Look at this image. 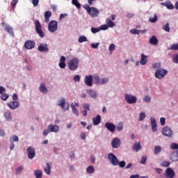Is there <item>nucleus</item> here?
<instances>
[{"mask_svg":"<svg viewBox=\"0 0 178 178\" xmlns=\"http://www.w3.org/2000/svg\"><path fill=\"white\" fill-rule=\"evenodd\" d=\"M79 59L77 58L71 59L67 63V66L70 70H76L79 68Z\"/></svg>","mask_w":178,"mask_h":178,"instance_id":"nucleus-1","label":"nucleus"},{"mask_svg":"<svg viewBox=\"0 0 178 178\" xmlns=\"http://www.w3.org/2000/svg\"><path fill=\"white\" fill-rule=\"evenodd\" d=\"M163 30L166 33H170V27L169 26V22H167L165 25L163 26Z\"/></svg>","mask_w":178,"mask_h":178,"instance_id":"nucleus-38","label":"nucleus"},{"mask_svg":"<svg viewBox=\"0 0 178 178\" xmlns=\"http://www.w3.org/2000/svg\"><path fill=\"white\" fill-rule=\"evenodd\" d=\"M4 30L7 33H8V34H10V35H11V37H15V33L13 32V28H12V26H10V25L6 24Z\"/></svg>","mask_w":178,"mask_h":178,"instance_id":"nucleus-17","label":"nucleus"},{"mask_svg":"<svg viewBox=\"0 0 178 178\" xmlns=\"http://www.w3.org/2000/svg\"><path fill=\"white\" fill-rule=\"evenodd\" d=\"M23 166H19L18 168L16 169V173H22V170H23Z\"/></svg>","mask_w":178,"mask_h":178,"instance_id":"nucleus-64","label":"nucleus"},{"mask_svg":"<svg viewBox=\"0 0 178 178\" xmlns=\"http://www.w3.org/2000/svg\"><path fill=\"white\" fill-rule=\"evenodd\" d=\"M84 83L88 87H92V76L88 75L85 77Z\"/></svg>","mask_w":178,"mask_h":178,"instance_id":"nucleus-16","label":"nucleus"},{"mask_svg":"<svg viewBox=\"0 0 178 178\" xmlns=\"http://www.w3.org/2000/svg\"><path fill=\"white\" fill-rule=\"evenodd\" d=\"M94 126H97L101 123V115H97L95 118H92Z\"/></svg>","mask_w":178,"mask_h":178,"instance_id":"nucleus-28","label":"nucleus"},{"mask_svg":"<svg viewBox=\"0 0 178 178\" xmlns=\"http://www.w3.org/2000/svg\"><path fill=\"white\" fill-rule=\"evenodd\" d=\"M145 102H151V97L149 95H145L144 99Z\"/></svg>","mask_w":178,"mask_h":178,"instance_id":"nucleus-62","label":"nucleus"},{"mask_svg":"<svg viewBox=\"0 0 178 178\" xmlns=\"http://www.w3.org/2000/svg\"><path fill=\"white\" fill-rule=\"evenodd\" d=\"M66 57L65 56H62L60 58V63L58 64L59 67L60 69H65L66 67Z\"/></svg>","mask_w":178,"mask_h":178,"instance_id":"nucleus-22","label":"nucleus"},{"mask_svg":"<svg viewBox=\"0 0 178 178\" xmlns=\"http://www.w3.org/2000/svg\"><path fill=\"white\" fill-rule=\"evenodd\" d=\"M145 119V113H140L139 115V122H143Z\"/></svg>","mask_w":178,"mask_h":178,"instance_id":"nucleus-51","label":"nucleus"},{"mask_svg":"<svg viewBox=\"0 0 178 178\" xmlns=\"http://www.w3.org/2000/svg\"><path fill=\"white\" fill-rule=\"evenodd\" d=\"M44 170L46 175H51V165H49V163H46V167H44Z\"/></svg>","mask_w":178,"mask_h":178,"instance_id":"nucleus-34","label":"nucleus"},{"mask_svg":"<svg viewBox=\"0 0 178 178\" xmlns=\"http://www.w3.org/2000/svg\"><path fill=\"white\" fill-rule=\"evenodd\" d=\"M87 41H88V39H87V37H86L84 35H81L79 38V42H80V43L87 42Z\"/></svg>","mask_w":178,"mask_h":178,"instance_id":"nucleus-40","label":"nucleus"},{"mask_svg":"<svg viewBox=\"0 0 178 178\" xmlns=\"http://www.w3.org/2000/svg\"><path fill=\"white\" fill-rule=\"evenodd\" d=\"M90 47L94 49H98V47H99V43H92Z\"/></svg>","mask_w":178,"mask_h":178,"instance_id":"nucleus-55","label":"nucleus"},{"mask_svg":"<svg viewBox=\"0 0 178 178\" xmlns=\"http://www.w3.org/2000/svg\"><path fill=\"white\" fill-rule=\"evenodd\" d=\"M71 108L72 109V113L74 115H76V116H79V111H77V108H76V106L74 105H71Z\"/></svg>","mask_w":178,"mask_h":178,"instance_id":"nucleus-45","label":"nucleus"},{"mask_svg":"<svg viewBox=\"0 0 178 178\" xmlns=\"http://www.w3.org/2000/svg\"><path fill=\"white\" fill-rule=\"evenodd\" d=\"M72 5H74V6H76V8H77L78 9H80V8H81V4H80V3H79V1L77 0H72Z\"/></svg>","mask_w":178,"mask_h":178,"instance_id":"nucleus-39","label":"nucleus"},{"mask_svg":"<svg viewBox=\"0 0 178 178\" xmlns=\"http://www.w3.org/2000/svg\"><path fill=\"white\" fill-rule=\"evenodd\" d=\"M7 106H8L10 109L15 110L17 109V108H19V104L17 101H13L7 103Z\"/></svg>","mask_w":178,"mask_h":178,"instance_id":"nucleus-13","label":"nucleus"},{"mask_svg":"<svg viewBox=\"0 0 178 178\" xmlns=\"http://www.w3.org/2000/svg\"><path fill=\"white\" fill-rule=\"evenodd\" d=\"M108 83V78H103L100 79L99 84H106Z\"/></svg>","mask_w":178,"mask_h":178,"instance_id":"nucleus-57","label":"nucleus"},{"mask_svg":"<svg viewBox=\"0 0 178 178\" xmlns=\"http://www.w3.org/2000/svg\"><path fill=\"white\" fill-rule=\"evenodd\" d=\"M34 24L37 34H38L40 38H44V31H42V26L41 25V23H40V21L36 19L34 22Z\"/></svg>","mask_w":178,"mask_h":178,"instance_id":"nucleus-2","label":"nucleus"},{"mask_svg":"<svg viewBox=\"0 0 178 178\" xmlns=\"http://www.w3.org/2000/svg\"><path fill=\"white\" fill-rule=\"evenodd\" d=\"M19 142V137L14 135L10 138V149H13L15 148V143Z\"/></svg>","mask_w":178,"mask_h":178,"instance_id":"nucleus-11","label":"nucleus"},{"mask_svg":"<svg viewBox=\"0 0 178 178\" xmlns=\"http://www.w3.org/2000/svg\"><path fill=\"white\" fill-rule=\"evenodd\" d=\"M172 62H174V63H177L178 65V54L172 57Z\"/></svg>","mask_w":178,"mask_h":178,"instance_id":"nucleus-59","label":"nucleus"},{"mask_svg":"<svg viewBox=\"0 0 178 178\" xmlns=\"http://www.w3.org/2000/svg\"><path fill=\"white\" fill-rule=\"evenodd\" d=\"M150 120H151V125H152V131H154V133H155V131H156V127H157L156 120H155V118H154V117H152L150 118Z\"/></svg>","mask_w":178,"mask_h":178,"instance_id":"nucleus-24","label":"nucleus"},{"mask_svg":"<svg viewBox=\"0 0 178 178\" xmlns=\"http://www.w3.org/2000/svg\"><path fill=\"white\" fill-rule=\"evenodd\" d=\"M161 5H163V6H166L167 9H170V10L175 9V6L172 4L170 1H166L165 2H163L161 3Z\"/></svg>","mask_w":178,"mask_h":178,"instance_id":"nucleus-25","label":"nucleus"},{"mask_svg":"<svg viewBox=\"0 0 178 178\" xmlns=\"http://www.w3.org/2000/svg\"><path fill=\"white\" fill-rule=\"evenodd\" d=\"M175 171L170 168H167L165 172V176L167 178H173L175 177Z\"/></svg>","mask_w":178,"mask_h":178,"instance_id":"nucleus-14","label":"nucleus"},{"mask_svg":"<svg viewBox=\"0 0 178 178\" xmlns=\"http://www.w3.org/2000/svg\"><path fill=\"white\" fill-rule=\"evenodd\" d=\"M108 158L111 165H113V166H118V165H119V160L113 153H109L108 154Z\"/></svg>","mask_w":178,"mask_h":178,"instance_id":"nucleus-4","label":"nucleus"},{"mask_svg":"<svg viewBox=\"0 0 178 178\" xmlns=\"http://www.w3.org/2000/svg\"><path fill=\"white\" fill-rule=\"evenodd\" d=\"M100 31L101 30H108L109 29V26L106 24H104V25H102L100 27Z\"/></svg>","mask_w":178,"mask_h":178,"instance_id":"nucleus-60","label":"nucleus"},{"mask_svg":"<svg viewBox=\"0 0 178 178\" xmlns=\"http://www.w3.org/2000/svg\"><path fill=\"white\" fill-rule=\"evenodd\" d=\"M104 126H105L106 129H107V130H108V131H111V133H114V131L116 129V125L112 122H106Z\"/></svg>","mask_w":178,"mask_h":178,"instance_id":"nucleus-12","label":"nucleus"},{"mask_svg":"<svg viewBox=\"0 0 178 178\" xmlns=\"http://www.w3.org/2000/svg\"><path fill=\"white\" fill-rule=\"evenodd\" d=\"M170 158L172 162H177L178 161V150L172 152L170 154Z\"/></svg>","mask_w":178,"mask_h":178,"instance_id":"nucleus-19","label":"nucleus"},{"mask_svg":"<svg viewBox=\"0 0 178 178\" xmlns=\"http://www.w3.org/2000/svg\"><path fill=\"white\" fill-rule=\"evenodd\" d=\"M27 154L29 159H33L35 158V149L33 147H29L27 149Z\"/></svg>","mask_w":178,"mask_h":178,"instance_id":"nucleus-8","label":"nucleus"},{"mask_svg":"<svg viewBox=\"0 0 178 178\" xmlns=\"http://www.w3.org/2000/svg\"><path fill=\"white\" fill-rule=\"evenodd\" d=\"M118 165L120 168H124V166H126V162L124 161H122L120 162L118 161Z\"/></svg>","mask_w":178,"mask_h":178,"instance_id":"nucleus-58","label":"nucleus"},{"mask_svg":"<svg viewBox=\"0 0 178 178\" xmlns=\"http://www.w3.org/2000/svg\"><path fill=\"white\" fill-rule=\"evenodd\" d=\"M89 15H90L92 17H97V16L99 15V11L96 8L92 7L89 11Z\"/></svg>","mask_w":178,"mask_h":178,"instance_id":"nucleus-18","label":"nucleus"},{"mask_svg":"<svg viewBox=\"0 0 178 178\" xmlns=\"http://www.w3.org/2000/svg\"><path fill=\"white\" fill-rule=\"evenodd\" d=\"M87 94L90 95L91 98L93 99H97L98 95L97 94V91H93L92 89L87 90H86Z\"/></svg>","mask_w":178,"mask_h":178,"instance_id":"nucleus-23","label":"nucleus"},{"mask_svg":"<svg viewBox=\"0 0 178 178\" xmlns=\"http://www.w3.org/2000/svg\"><path fill=\"white\" fill-rule=\"evenodd\" d=\"M4 118L6 119L8 121L12 120V113L10 111H6L4 113Z\"/></svg>","mask_w":178,"mask_h":178,"instance_id":"nucleus-33","label":"nucleus"},{"mask_svg":"<svg viewBox=\"0 0 178 178\" xmlns=\"http://www.w3.org/2000/svg\"><path fill=\"white\" fill-rule=\"evenodd\" d=\"M140 32H141V30H137L136 29H133L130 31V33L131 34H140Z\"/></svg>","mask_w":178,"mask_h":178,"instance_id":"nucleus-50","label":"nucleus"},{"mask_svg":"<svg viewBox=\"0 0 178 178\" xmlns=\"http://www.w3.org/2000/svg\"><path fill=\"white\" fill-rule=\"evenodd\" d=\"M100 79L99 76L98 75H95L93 77V81L95 84H99L100 83Z\"/></svg>","mask_w":178,"mask_h":178,"instance_id":"nucleus-42","label":"nucleus"},{"mask_svg":"<svg viewBox=\"0 0 178 178\" xmlns=\"http://www.w3.org/2000/svg\"><path fill=\"white\" fill-rule=\"evenodd\" d=\"M38 49L40 52H48V51H49V49H48V44H47V43L40 44L38 46Z\"/></svg>","mask_w":178,"mask_h":178,"instance_id":"nucleus-15","label":"nucleus"},{"mask_svg":"<svg viewBox=\"0 0 178 178\" xmlns=\"http://www.w3.org/2000/svg\"><path fill=\"white\" fill-rule=\"evenodd\" d=\"M95 170L94 169V167H92V165L88 167L87 168V172L88 173H90V175L94 173Z\"/></svg>","mask_w":178,"mask_h":178,"instance_id":"nucleus-47","label":"nucleus"},{"mask_svg":"<svg viewBox=\"0 0 178 178\" xmlns=\"http://www.w3.org/2000/svg\"><path fill=\"white\" fill-rule=\"evenodd\" d=\"M170 49L171 51H178V42L177 44H173L170 46Z\"/></svg>","mask_w":178,"mask_h":178,"instance_id":"nucleus-46","label":"nucleus"},{"mask_svg":"<svg viewBox=\"0 0 178 178\" xmlns=\"http://www.w3.org/2000/svg\"><path fill=\"white\" fill-rule=\"evenodd\" d=\"M84 110L81 111L83 116H87V111H90V104H83Z\"/></svg>","mask_w":178,"mask_h":178,"instance_id":"nucleus-29","label":"nucleus"},{"mask_svg":"<svg viewBox=\"0 0 178 178\" xmlns=\"http://www.w3.org/2000/svg\"><path fill=\"white\" fill-rule=\"evenodd\" d=\"M48 30L50 33H55L58 30V22L51 20L48 25Z\"/></svg>","mask_w":178,"mask_h":178,"instance_id":"nucleus-5","label":"nucleus"},{"mask_svg":"<svg viewBox=\"0 0 178 178\" xmlns=\"http://www.w3.org/2000/svg\"><path fill=\"white\" fill-rule=\"evenodd\" d=\"M58 106H60L62 109H65V111H67L69 109V104L66 105V101L63 97H61L60 100H58Z\"/></svg>","mask_w":178,"mask_h":178,"instance_id":"nucleus-9","label":"nucleus"},{"mask_svg":"<svg viewBox=\"0 0 178 178\" xmlns=\"http://www.w3.org/2000/svg\"><path fill=\"white\" fill-rule=\"evenodd\" d=\"M161 151H162V147L161 146H156L154 148V155H158V154H159V152H161Z\"/></svg>","mask_w":178,"mask_h":178,"instance_id":"nucleus-41","label":"nucleus"},{"mask_svg":"<svg viewBox=\"0 0 178 178\" xmlns=\"http://www.w3.org/2000/svg\"><path fill=\"white\" fill-rule=\"evenodd\" d=\"M24 47L26 49H33V48L35 47V42L33 40H28L25 42Z\"/></svg>","mask_w":178,"mask_h":178,"instance_id":"nucleus-7","label":"nucleus"},{"mask_svg":"<svg viewBox=\"0 0 178 178\" xmlns=\"http://www.w3.org/2000/svg\"><path fill=\"white\" fill-rule=\"evenodd\" d=\"M35 173V177L36 178H42V171L40 170H37L34 172Z\"/></svg>","mask_w":178,"mask_h":178,"instance_id":"nucleus-36","label":"nucleus"},{"mask_svg":"<svg viewBox=\"0 0 178 178\" xmlns=\"http://www.w3.org/2000/svg\"><path fill=\"white\" fill-rule=\"evenodd\" d=\"M133 151H136L138 152L140 149H141V143L140 142H136L134 145L132 146Z\"/></svg>","mask_w":178,"mask_h":178,"instance_id":"nucleus-26","label":"nucleus"},{"mask_svg":"<svg viewBox=\"0 0 178 178\" xmlns=\"http://www.w3.org/2000/svg\"><path fill=\"white\" fill-rule=\"evenodd\" d=\"M170 165V163L169 161H163L161 163V166H163L164 168H168Z\"/></svg>","mask_w":178,"mask_h":178,"instance_id":"nucleus-56","label":"nucleus"},{"mask_svg":"<svg viewBox=\"0 0 178 178\" xmlns=\"http://www.w3.org/2000/svg\"><path fill=\"white\" fill-rule=\"evenodd\" d=\"M80 79H81L80 75H76V76L74 77V81L75 82H79V81H80Z\"/></svg>","mask_w":178,"mask_h":178,"instance_id":"nucleus-63","label":"nucleus"},{"mask_svg":"<svg viewBox=\"0 0 178 178\" xmlns=\"http://www.w3.org/2000/svg\"><path fill=\"white\" fill-rule=\"evenodd\" d=\"M166 74H168V70L162 68L158 70L155 72L156 79H159V80L163 79Z\"/></svg>","mask_w":178,"mask_h":178,"instance_id":"nucleus-3","label":"nucleus"},{"mask_svg":"<svg viewBox=\"0 0 178 178\" xmlns=\"http://www.w3.org/2000/svg\"><path fill=\"white\" fill-rule=\"evenodd\" d=\"M124 99L127 104H136L137 102V97L131 95L125 94Z\"/></svg>","mask_w":178,"mask_h":178,"instance_id":"nucleus-6","label":"nucleus"},{"mask_svg":"<svg viewBox=\"0 0 178 178\" xmlns=\"http://www.w3.org/2000/svg\"><path fill=\"white\" fill-rule=\"evenodd\" d=\"M116 127V129L118 130V131H123V128H124V126H123V122H120L118 123V124L117 125Z\"/></svg>","mask_w":178,"mask_h":178,"instance_id":"nucleus-37","label":"nucleus"},{"mask_svg":"<svg viewBox=\"0 0 178 178\" xmlns=\"http://www.w3.org/2000/svg\"><path fill=\"white\" fill-rule=\"evenodd\" d=\"M106 23L108 27H114L115 26V23H113V22H112V19H111L110 18L106 19Z\"/></svg>","mask_w":178,"mask_h":178,"instance_id":"nucleus-35","label":"nucleus"},{"mask_svg":"<svg viewBox=\"0 0 178 178\" xmlns=\"http://www.w3.org/2000/svg\"><path fill=\"white\" fill-rule=\"evenodd\" d=\"M49 130H50V133H58L59 132V126L55 124H49L48 126Z\"/></svg>","mask_w":178,"mask_h":178,"instance_id":"nucleus-21","label":"nucleus"},{"mask_svg":"<svg viewBox=\"0 0 178 178\" xmlns=\"http://www.w3.org/2000/svg\"><path fill=\"white\" fill-rule=\"evenodd\" d=\"M115 48H116V46H115L114 44H111L108 49H109L110 52H113V51H115Z\"/></svg>","mask_w":178,"mask_h":178,"instance_id":"nucleus-54","label":"nucleus"},{"mask_svg":"<svg viewBox=\"0 0 178 178\" xmlns=\"http://www.w3.org/2000/svg\"><path fill=\"white\" fill-rule=\"evenodd\" d=\"M17 2H19V0H13L11 1V6L13 9H15V8H16V5H17Z\"/></svg>","mask_w":178,"mask_h":178,"instance_id":"nucleus-52","label":"nucleus"},{"mask_svg":"<svg viewBox=\"0 0 178 178\" xmlns=\"http://www.w3.org/2000/svg\"><path fill=\"white\" fill-rule=\"evenodd\" d=\"M170 148L171 149H178V144L175 143H172L170 145Z\"/></svg>","mask_w":178,"mask_h":178,"instance_id":"nucleus-53","label":"nucleus"},{"mask_svg":"<svg viewBox=\"0 0 178 178\" xmlns=\"http://www.w3.org/2000/svg\"><path fill=\"white\" fill-rule=\"evenodd\" d=\"M52 16V13L51 11H46L44 13V22L45 23H48L49 22V17Z\"/></svg>","mask_w":178,"mask_h":178,"instance_id":"nucleus-31","label":"nucleus"},{"mask_svg":"<svg viewBox=\"0 0 178 178\" xmlns=\"http://www.w3.org/2000/svg\"><path fill=\"white\" fill-rule=\"evenodd\" d=\"M148 57L146 56L145 55H144V54H141V58H140V65H145L147 62V58Z\"/></svg>","mask_w":178,"mask_h":178,"instance_id":"nucleus-32","label":"nucleus"},{"mask_svg":"<svg viewBox=\"0 0 178 178\" xmlns=\"http://www.w3.org/2000/svg\"><path fill=\"white\" fill-rule=\"evenodd\" d=\"M8 98H9V95L8 93H3L1 95V99L2 101H7Z\"/></svg>","mask_w":178,"mask_h":178,"instance_id":"nucleus-43","label":"nucleus"},{"mask_svg":"<svg viewBox=\"0 0 178 178\" xmlns=\"http://www.w3.org/2000/svg\"><path fill=\"white\" fill-rule=\"evenodd\" d=\"M91 31L93 34H95L97 33H99V31H101V29L99 27H98V28L92 27Z\"/></svg>","mask_w":178,"mask_h":178,"instance_id":"nucleus-48","label":"nucleus"},{"mask_svg":"<svg viewBox=\"0 0 178 178\" xmlns=\"http://www.w3.org/2000/svg\"><path fill=\"white\" fill-rule=\"evenodd\" d=\"M162 134L163 136H165V137H172L173 136V132L172 131V129L169 127H165L162 130Z\"/></svg>","mask_w":178,"mask_h":178,"instance_id":"nucleus-10","label":"nucleus"},{"mask_svg":"<svg viewBox=\"0 0 178 178\" xmlns=\"http://www.w3.org/2000/svg\"><path fill=\"white\" fill-rule=\"evenodd\" d=\"M149 44H151V45H158V39L156 38V36H152L149 39Z\"/></svg>","mask_w":178,"mask_h":178,"instance_id":"nucleus-30","label":"nucleus"},{"mask_svg":"<svg viewBox=\"0 0 178 178\" xmlns=\"http://www.w3.org/2000/svg\"><path fill=\"white\" fill-rule=\"evenodd\" d=\"M140 163H142V165H145V163H147V156H143L141 157Z\"/></svg>","mask_w":178,"mask_h":178,"instance_id":"nucleus-49","label":"nucleus"},{"mask_svg":"<svg viewBox=\"0 0 178 178\" xmlns=\"http://www.w3.org/2000/svg\"><path fill=\"white\" fill-rule=\"evenodd\" d=\"M31 2L33 6H38V3H40V0H31Z\"/></svg>","mask_w":178,"mask_h":178,"instance_id":"nucleus-61","label":"nucleus"},{"mask_svg":"<svg viewBox=\"0 0 178 178\" xmlns=\"http://www.w3.org/2000/svg\"><path fill=\"white\" fill-rule=\"evenodd\" d=\"M39 91L42 92V94L48 93V89L45 87V84L44 83H41L39 87Z\"/></svg>","mask_w":178,"mask_h":178,"instance_id":"nucleus-27","label":"nucleus"},{"mask_svg":"<svg viewBox=\"0 0 178 178\" xmlns=\"http://www.w3.org/2000/svg\"><path fill=\"white\" fill-rule=\"evenodd\" d=\"M111 145L113 148H119L120 147V139L115 138L111 142Z\"/></svg>","mask_w":178,"mask_h":178,"instance_id":"nucleus-20","label":"nucleus"},{"mask_svg":"<svg viewBox=\"0 0 178 178\" xmlns=\"http://www.w3.org/2000/svg\"><path fill=\"white\" fill-rule=\"evenodd\" d=\"M149 22H150V23H156V22H158V16L155 15L153 18L150 17Z\"/></svg>","mask_w":178,"mask_h":178,"instance_id":"nucleus-44","label":"nucleus"}]
</instances>
